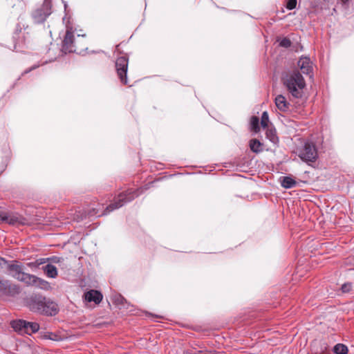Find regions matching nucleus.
I'll use <instances>...</instances> for the list:
<instances>
[{
  "label": "nucleus",
  "instance_id": "obj_3",
  "mask_svg": "<svg viewBox=\"0 0 354 354\" xmlns=\"http://www.w3.org/2000/svg\"><path fill=\"white\" fill-rule=\"evenodd\" d=\"M283 83L293 97L301 98L302 97L306 82L299 71H294L286 75L283 79Z\"/></svg>",
  "mask_w": 354,
  "mask_h": 354
},
{
  "label": "nucleus",
  "instance_id": "obj_35",
  "mask_svg": "<svg viewBox=\"0 0 354 354\" xmlns=\"http://www.w3.org/2000/svg\"><path fill=\"white\" fill-rule=\"evenodd\" d=\"M119 47H120V44H119V45H118V46H116V50H119Z\"/></svg>",
  "mask_w": 354,
  "mask_h": 354
},
{
  "label": "nucleus",
  "instance_id": "obj_16",
  "mask_svg": "<svg viewBox=\"0 0 354 354\" xmlns=\"http://www.w3.org/2000/svg\"><path fill=\"white\" fill-rule=\"evenodd\" d=\"M11 327L19 334L24 335L25 332L26 321L23 319L13 320L10 322Z\"/></svg>",
  "mask_w": 354,
  "mask_h": 354
},
{
  "label": "nucleus",
  "instance_id": "obj_19",
  "mask_svg": "<svg viewBox=\"0 0 354 354\" xmlns=\"http://www.w3.org/2000/svg\"><path fill=\"white\" fill-rule=\"evenodd\" d=\"M24 328V334L31 335L32 333H35L39 330V325L36 322H30L26 321V326Z\"/></svg>",
  "mask_w": 354,
  "mask_h": 354
},
{
  "label": "nucleus",
  "instance_id": "obj_7",
  "mask_svg": "<svg viewBox=\"0 0 354 354\" xmlns=\"http://www.w3.org/2000/svg\"><path fill=\"white\" fill-rule=\"evenodd\" d=\"M299 157L304 162H315L318 153L315 145L313 142H305L299 151Z\"/></svg>",
  "mask_w": 354,
  "mask_h": 354
},
{
  "label": "nucleus",
  "instance_id": "obj_13",
  "mask_svg": "<svg viewBox=\"0 0 354 354\" xmlns=\"http://www.w3.org/2000/svg\"><path fill=\"white\" fill-rule=\"evenodd\" d=\"M84 298L88 302L93 301L95 304H98L102 300L103 296L100 291L91 290L84 293Z\"/></svg>",
  "mask_w": 354,
  "mask_h": 354
},
{
  "label": "nucleus",
  "instance_id": "obj_9",
  "mask_svg": "<svg viewBox=\"0 0 354 354\" xmlns=\"http://www.w3.org/2000/svg\"><path fill=\"white\" fill-rule=\"evenodd\" d=\"M7 270L9 272V274L16 279L17 280L21 281L24 283H26L30 274L24 272L23 271V266L19 264L17 261H12L7 266Z\"/></svg>",
  "mask_w": 354,
  "mask_h": 354
},
{
  "label": "nucleus",
  "instance_id": "obj_26",
  "mask_svg": "<svg viewBox=\"0 0 354 354\" xmlns=\"http://www.w3.org/2000/svg\"><path fill=\"white\" fill-rule=\"evenodd\" d=\"M269 122V117L267 111L263 112L261 118V125L263 128H267Z\"/></svg>",
  "mask_w": 354,
  "mask_h": 354
},
{
  "label": "nucleus",
  "instance_id": "obj_23",
  "mask_svg": "<svg viewBox=\"0 0 354 354\" xmlns=\"http://www.w3.org/2000/svg\"><path fill=\"white\" fill-rule=\"evenodd\" d=\"M250 126L252 131L257 133L260 131L259 119L257 116H252L250 119Z\"/></svg>",
  "mask_w": 354,
  "mask_h": 354
},
{
  "label": "nucleus",
  "instance_id": "obj_34",
  "mask_svg": "<svg viewBox=\"0 0 354 354\" xmlns=\"http://www.w3.org/2000/svg\"><path fill=\"white\" fill-rule=\"evenodd\" d=\"M343 4H346L348 3L349 0H341Z\"/></svg>",
  "mask_w": 354,
  "mask_h": 354
},
{
  "label": "nucleus",
  "instance_id": "obj_27",
  "mask_svg": "<svg viewBox=\"0 0 354 354\" xmlns=\"http://www.w3.org/2000/svg\"><path fill=\"white\" fill-rule=\"evenodd\" d=\"M353 284L352 283L347 282L344 283L341 287V290L343 293H348L350 292L352 290Z\"/></svg>",
  "mask_w": 354,
  "mask_h": 354
},
{
  "label": "nucleus",
  "instance_id": "obj_31",
  "mask_svg": "<svg viewBox=\"0 0 354 354\" xmlns=\"http://www.w3.org/2000/svg\"><path fill=\"white\" fill-rule=\"evenodd\" d=\"M6 212L0 211V222L4 223V217L6 216Z\"/></svg>",
  "mask_w": 354,
  "mask_h": 354
},
{
  "label": "nucleus",
  "instance_id": "obj_6",
  "mask_svg": "<svg viewBox=\"0 0 354 354\" xmlns=\"http://www.w3.org/2000/svg\"><path fill=\"white\" fill-rule=\"evenodd\" d=\"M129 66V57L127 55L118 57L115 61V66L117 75L120 82L124 85H128L127 71Z\"/></svg>",
  "mask_w": 354,
  "mask_h": 354
},
{
  "label": "nucleus",
  "instance_id": "obj_24",
  "mask_svg": "<svg viewBox=\"0 0 354 354\" xmlns=\"http://www.w3.org/2000/svg\"><path fill=\"white\" fill-rule=\"evenodd\" d=\"M49 260H52L54 263H58L59 261V258L57 257H53V258H41L37 259L35 261V264L37 266V267L40 266L41 265H43L48 262Z\"/></svg>",
  "mask_w": 354,
  "mask_h": 354
},
{
  "label": "nucleus",
  "instance_id": "obj_22",
  "mask_svg": "<svg viewBox=\"0 0 354 354\" xmlns=\"http://www.w3.org/2000/svg\"><path fill=\"white\" fill-rule=\"evenodd\" d=\"M335 354H347L348 349V347L344 344H337L333 349Z\"/></svg>",
  "mask_w": 354,
  "mask_h": 354
},
{
  "label": "nucleus",
  "instance_id": "obj_15",
  "mask_svg": "<svg viewBox=\"0 0 354 354\" xmlns=\"http://www.w3.org/2000/svg\"><path fill=\"white\" fill-rule=\"evenodd\" d=\"M298 66L300 67V69L304 74L308 75L312 72L310 62L307 57L300 59L298 62Z\"/></svg>",
  "mask_w": 354,
  "mask_h": 354
},
{
  "label": "nucleus",
  "instance_id": "obj_12",
  "mask_svg": "<svg viewBox=\"0 0 354 354\" xmlns=\"http://www.w3.org/2000/svg\"><path fill=\"white\" fill-rule=\"evenodd\" d=\"M28 33L21 28H17L16 31L14 33L13 39L16 41L15 42V48L17 46L19 48H22L26 44V35Z\"/></svg>",
  "mask_w": 354,
  "mask_h": 354
},
{
  "label": "nucleus",
  "instance_id": "obj_20",
  "mask_svg": "<svg viewBox=\"0 0 354 354\" xmlns=\"http://www.w3.org/2000/svg\"><path fill=\"white\" fill-rule=\"evenodd\" d=\"M250 148L254 153H258L263 151L262 144L257 139H252L250 141Z\"/></svg>",
  "mask_w": 354,
  "mask_h": 354
},
{
  "label": "nucleus",
  "instance_id": "obj_5",
  "mask_svg": "<svg viewBox=\"0 0 354 354\" xmlns=\"http://www.w3.org/2000/svg\"><path fill=\"white\" fill-rule=\"evenodd\" d=\"M50 0H44L43 3L32 12L31 17L34 23L42 24L50 15L52 10Z\"/></svg>",
  "mask_w": 354,
  "mask_h": 354
},
{
  "label": "nucleus",
  "instance_id": "obj_25",
  "mask_svg": "<svg viewBox=\"0 0 354 354\" xmlns=\"http://www.w3.org/2000/svg\"><path fill=\"white\" fill-rule=\"evenodd\" d=\"M86 217H88V216L85 210L75 211L73 215V220L77 222H80L86 218Z\"/></svg>",
  "mask_w": 354,
  "mask_h": 354
},
{
  "label": "nucleus",
  "instance_id": "obj_32",
  "mask_svg": "<svg viewBox=\"0 0 354 354\" xmlns=\"http://www.w3.org/2000/svg\"><path fill=\"white\" fill-rule=\"evenodd\" d=\"M328 346L326 344H324V348L322 351V354H327Z\"/></svg>",
  "mask_w": 354,
  "mask_h": 354
},
{
  "label": "nucleus",
  "instance_id": "obj_17",
  "mask_svg": "<svg viewBox=\"0 0 354 354\" xmlns=\"http://www.w3.org/2000/svg\"><path fill=\"white\" fill-rule=\"evenodd\" d=\"M45 274L49 278H56L58 275L57 268L52 264H46L42 267Z\"/></svg>",
  "mask_w": 354,
  "mask_h": 354
},
{
  "label": "nucleus",
  "instance_id": "obj_30",
  "mask_svg": "<svg viewBox=\"0 0 354 354\" xmlns=\"http://www.w3.org/2000/svg\"><path fill=\"white\" fill-rule=\"evenodd\" d=\"M39 67V65L37 64H35L33 65L32 66L26 69L22 73H21V76H24V75L26 74H28V73L31 72L32 71L37 68Z\"/></svg>",
  "mask_w": 354,
  "mask_h": 354
},
{
  "label": "nucleus",
  "instance_id": "obj_29",
  "mask_svg": "<svg viewBox=\"0 0 354 354\" xmlns=\"http://www.w3.org/2000/svg\"><path fill=\"white\" fill-rule=\"evenodd\" d=\"M297 0H288L286 3V8L291 10L296 8Z\"/></svg>",
  "mask_w": 354,
  "mask_h": 354
},
{
  "label": "nucleus",
  "instance_id": "obj_36",
  "mask_svg": "<svg viewBox=\"0 0 354 354\" xmlns=\"http://www.w3.org/2000/svg\"><path fill=\"white\" fill-rule=\"evenodd\" d=\"M198 354H203V351H198Z\"/></svg>",
  "mask_w": 354,
  "mask_h": 354
},
{
  "label": "nucleus",
  "instance_id": "obj_14",
  "mask_svg": "<svg viewBox=\"0 0 354 354\" xmlns=\"http://www.w3.org/2000/svg\"><path fill=\"white\" fill-rule=\"evenodd\" d=\"M277 108L282 112H287L290 109V103L283 95H278L274 99Z\"/></svg>",
  "mask_w": 354,
  "mask_h": 354
},
{
  "label": "nucleus",
  "instance_id": "obj_10",
  "mask_svg": "<svg viewBox=\"0 0 354 354\" xmlns=\"http://www.w3.org/2000/svg\"><path fill=\"white\" fill-rule=\"evenodd\" d=\"M4 223L11 225H25L29 223L28 219L17 212H6Z\"/></svg>",
  "mask_w": 354,
  "mask_h": 354
},
{
  "label": "nucleus",
  "instance_id": "obj_11",
  "mask_svg": "<svg viewBox=\"0 0 354 354\" xmlns=\"http://www.w3.org/2000/svg\"><path fill=\"white\" fill-rule=\"evenodd\" d=\"M28 277V279L26 283L27 286H36L44 290H48L50 288V283L41 278L30 274Z\"/></svg>",
  "mask_w": 354,
  "mask_h": 354
},
{
  "label": "nucleus",
  "instance_id": "obj_21",
  "mask_svg": "<svg viewBox=\"0 0 354 354\" xmlns=\"http://www.w3.org/2000/svg\"><path fill=\"white\" fill-rule=\"evenodd\" d=\"M266 138L272 143L276 144L279 141L275 129H268L266 133Z\"/></svg>",
  "mask_w": 354,
  "mask_h": 354
},
{
  "label": "nucleus",
  "instance_id": "obj_8",
  "mask_svg": "<svg viewBox=\"0 0 354 354\" xmlns=\"http://www.w3.org/2000/svg\"><path fill=\"white\" fill-rule=\"evenodd\" d=\"M21 292L19 285L12 283L8 279L0 278V295L6 297H15Z\"/></svg>",
  "mask_w": 354,
  "mask_h": 354
},
{
  "label": "nucleus",
  "instance_id": "obj_2",
  "mask_svg": "<svg viewBox=\"0 0 354 354\" xmlns=\"http://www.w3.org/2000/svg\"><path fill=\"white\" fill-rule=\"evenodd\" d=\"M27 306L31 311L47 316H54L59 312L55 302L41 295H32L28 298Z\"/></svg>",
  "mask_w": 354,
  "mask_h": 354
},
{
  "label": "nucleus",
  "instance_id": "obj_18",
  "mask_svg": "<svg viewBox=\"0 0 354 354\" xmlns=\"http://www.w3.org/2000/svg\"><path fill=\"white\" fill-rule=\"evenodd\" d=\"M281 185L286 189H290L296 186L297 182L290 176H283L280 178Z\"/></svg>",
  "mask_w": 354,
  "mask_h": 354
},
{
  "label": "nucleus",
  "instance_id": "obj_28",
  "mask_svg": "<svg viewBox=\"0 0 354 354\" xmlns=\"http://www.w3.org/2000/svg\"><path fill=\"white\" fill-rule=\"evenodd\" d=\"M291 44H292L291 41L287 37L283 38L279 42L280 46H282L284 48H289L291 46Z\"/></svg>",
  "mask_w": 354,
  "mask_h": 354
},
{
  "label": "nucleus",
  "instance_id": "obj_33",
  "mask_svg": "<svg viewBox=\"0 0 354 354\" xmlns=\"http://www.w3.org/2000/svg\"><path fill=\"white\" fill-rule=\"evenodd\" d=\"M28 266L30 268H37V266L35 264V261L28 263Z\"/></svg>",
  "mask_w": 354,
  "mask_h": 354
},
{
  "label": "nucleus",
  "instance_id": "obj_4",
  "mask_svg": "<svg viewBox=\"0 0 354 354\" xmlns=\"http://www.w3.org/2000/svg\"><path fill=\"white\" fill-rule=\"evenodd\" d=\"M86 48V44L80 43L78 41L75 40L73 28L67 26L66 34L62 41V51L64 54L71 53L80 54Z\"/></svg>",
  "mask_w": 354,
  "mask_h": 354
},
{
  "label": "nucleus",
  "instance_id": "obj_1",
  "mask_svg": "<svg viewBox=\"0 0 354 354\" xmlns=\"http://www.w3.org/2000/svg\"><path fill=\"white\" fill-rule=\"evenodd\" d=\"M145 189H147V188L140 187L136 189H129L120 193L115 199L114 202L108 205L105 209L103 210L104 205L102 204H98L97 207H93L86 212L87 216L91 217L106 215L114 209H118L126 203L132 201L140 195Z\"/></svg>",
  "mask_w": 354,
  "mask_h": 354
}]
</instances>
